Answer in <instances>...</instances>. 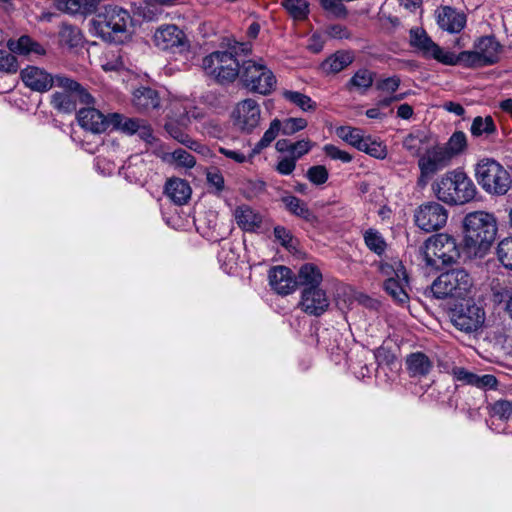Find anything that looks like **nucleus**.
<instances>
[{"mask_svg":"<svg viewBox=\"0 0 512 512\" xmlns=\"http://www.w3.org/2000/svg\"><path fill=\"white\" fill-rule=\"evenodd\" d=\"M365 245L367 248L374 252L377 255H382L387 247V244L382 236V234L376 229H368L364 232L363 235Z\"/></svg>","mask_w":512,"mask_h":512,"instance_id":"obj_37","label":"nucleus"},{"mask_svg":"<svg viewBox=\"0 0 512 512\" xmlns=\"http://www.w3.org/2000/svg\"><path fill=\"white\" fill-rule=\"evenodd\" d=\"M410 44L421 51L425 57L433 58L440 63L446 53V50L436 44L422 28L417 27L410 30Z\"/></svg>","mask_w":512,"mask_h":512,"instance_id":"obj_21","label":"nucleus"},{"mask_svg":"<svg viewBox=\"0 0 512 512\" xmlns=\"http://www.w3.org/2000/svg\"><path fill=\"white\" fill-rule=\"evenodd\" d=\"M110 120L114 128L120 129L127 134H135L143 120L136 118H127L121 114H110Z\"/></svg>","mask_w":512,"mask_h":512,"instance_id":"obj_39","label":"nucleus"},{"mask_svg":"<svg viewBox=\"0 0 512 512\" xmlns=\"http://www.w3.org/2000/svg\"><path fill=\"white\" fill-rule=\"evenodd\" d=\"M154 43L158 48L172 52H182L188 47L184 32L173 24L160 26L154 33Z\"/></svg>","mask_w":512,"mask_h":512,"instance_id":"obj_16","label":"nucleus"},{"mask_svg":"<svg viewBox=\"0 0 512 512\" xmlns=\"http://www.w3.org/2000/svg\"><path fill=\"white\" fill-rule=\"evenodd\" d=\"M489 412L492 418L501 421L512 420V401L500 399L490 404Z\"/></svg>","mask_w":512,"mask_h":512,"instance_id":"obj_43","label":"nucleus"},{"mask_svg":"<svg viewBox=\"0 0 512 512\" xmlns=\"http://www.w3.org/2000/svg\"><path fill=\"white\" fill-rule=\"evenodd\" d=\"M406 368L411 377H424L433 367L430 358L423 352H414L406 357Z\"/></svg>","mask_w":512,"mask_h":512,"instance_id":"obj_26","label":"nucleus"},{"mask_svg":"<svg viewBox=\"0 0 512 512\" xmlns=\"http://www.w3.org/2000/svg\"><path fill=\"white\" fill-rule=\"evenodd\" d=\"M354 60V55L350 51H337L329 56L321 65L323 71L327 74H336L348 67Z\"/></svg>","mask_w":512,"mask_h":512,"instance_id":"obj_29","label":"nucleus"},{"mask_svg":"<svg viewBox=\"0 0 512 512\" xmlns=\"http://www.w3.org/2000/svg\"><path fill=\"white\" fill-rule=\"evenodd\" d=\"M330 306L327 292L321 287H306L301 289L298 308L309 316L319 317Z\"/></svg>","mask_w":512,"mask_h":512,"instance_id":"obj_14","label":"nucleus"},{"mask_svg":"<svg viewBox=\"0 0 512 512\" xmlns=\"http://www.w3.org/2000/svg\"><path fill=\"white\" fill-rule=\"evenodd\" d=\"M441 63L444 65H456L458 63H462L465 67L475 68V67H483L486 64L482 63V59L477 51L473 47V50L462 51L458 55L453 52L446 51L445 55L441 59Z\"/></svg>","mask_w":512,"mask_h":512,"instance_id":"obj_24","label":"nucleus"},{"mask_svg":"<svg viewBox=\"0 0 512 512\" xmlns=\"http://www.w3.org/2000/svg\"><path fill=\"white\" fill-rule=\"evenodd\" d=\"M451 161L450 155L441 145L427 149L418 160L420 175L417 180V185L424 188L430 178L449 166Z\"/></svg>","mask_w":512,"mask_h":512,"instance_id":"obj_12","label":"nucleus"},{"mask_svg":"<svg viewBox=\"0 0 512 512\" xmlns=\"http://www.w3.org/2000/svg\"><path fill=\"white\" fill-rule=\"evenodd\" d=\"M281 121L274 119L271 121L269 128L264 132L262 138L257 142L250 152V158L259 154L264 148L268 147L281 132Z\"/></svg>","mask_w":512,"mask_h":512,"instance_id":"obj_34","label":"nucleus"},{"mask_svg":"<svg viewBox=\"0 0 512 512\" xmlns=\"http://www.w3.org/2000/svg\"><path fill=\"white\" fill-rule=\"evenodd\" d=\"M219 152L224 155L225 157L233 160L236 163H244L246 161H251L253 158H250V154L246 156L244 153L231 150L228 148L221 147L219 148Z\"/></svg>","mask_w":512,"mask_h":512,"instance_id":"obj_59","label":"nucleus"},{"mask_svg":"<svg viewBox=\"0 0 512 512\" xmlns=\"http://www.w3.org/2000/svg\"><path fill=\"white\" fill-rule=\"evenodd\" d=\"M323 151L329 158L333 160H339L343 163H349L352 161V156L348 152L339 149L335 145L326 144L323 147Z\"/></svg>","mask_w":512,"mask_h":512,"instance_id":"obj_53","label":"nucleus"},{"mask_svg":"<svg viewBox=\"0 0 512 512\" xmlns=\"http://www.w3.org/2000/svg\"><path fill=\"white\" fill-rule=\"evenodd\" d=\"M444 109L448 112L454 113L455 115L462 116L465 112L463 106L456 102H446L443 105Z\"/></svg>","mask_w":512,"mask_h":512,"instance_id":"obj_63","label":"nucleus"},{"mask_svg":"<svg viewBox=\"0 0 512 512\" xmlns=\"http://www.w3.org/2000/svg\"><path fill=\"white\" fill-rule=\"evenodd\" d=\"M464 249L469 256L483 257L491 247L497 234L495 217L484 211L467 214L463 221Z\"/></svg>","mask_w":512,"mask_h":512,"instance_id":"obj_1","label":"nucleus"},{"mask_svg":"<svg viewBox=\"0 0 512 512\" xmlns=\"http://www.w3.org/2000/svg\"><path fill=\"white\" fill-rule=\"evenodd\" d=\"M400 83L401 80L398 76H392L377 81L376 89L381 92L393 94L398 90Z\"/></svg>","mask_w":512,"mask_h":512,"instance_id":"obj_54","label":"nucleus"},{"mask_svg":"<svg viewBox=\"0 0 512 512\" xmlns=\"http://www.w3.org/2000/svg\"><path fill=\"white\" fill-rule=\"evenodd\" d=\"M97 0H55L54 6L57 10L68 14L87 15L94 13L97 9Z\"/></svg>","mask_w":512,"mask_h":512,"instance_id":"obj_25","label":"nucleus"},{"mask_svg":"<svg viewBox=\"0 0 512 512\" xmlns=\"http://www.w3.org/2000/svg\"><path fill=\"white\" fill-rule=\"evenodd\" d=\"M202 68L207 76L222 85L232 83L241 71L236 55L227 50L214 51L205 56Z\"/></svg>","mask_w":512,"mask_h":512,"instance_id":"obj_6","label":"nucleus"},{"mask_svg":"<svg viewBox=\"0 0 512 512\" xmlns=\"http://www.w3.org/2000/svg\"><path fill=\"white\" fill-rule=\"evenodd\" d=\"M18 69L19 63L12 52L10 50H0V72L15 74Z\"/></svg>","mask_w":512,"mask_h":512,"instance_id":"obj_48","label":"nucleus"},{"mask_svg":"<svg viewBox=\"0 0 512 512\" xmlns=\"http://www.w3.org/2000/svg\"><path fill=\"white\" fill-rule=\"evenodd\" d=\"M327 33L331 38L334 39H346L350 37V33L347 28L340 24H334L327 28Z\"/></svg>","mask_w":512,"mask_h":512,"instance_id":"obj_61","label":"nucleus"},{"mask_svg":"<svg viewBox=\"0 0 512 512\" xmlns=\"http://www.w3.org/2000/svg\"><path fill=\"white\" fill-rule=\"evenodd\" d=\"M423 257L428 266L438 267L439 264L456 262L460 257L456 240L444 233L431 236L425 241Z\"/></svg>","mask_w":512,"mask_h":512,"instance_id":"obj_10","label":"nucleus"},{"mask_svg":"<svg viewBox=\"0 0 512 512\" xmlns=\"http://www.w3.org/2000/svg\"><path fill=\"white\" fill-rule=\"evenodd\" d=\"M282 6L296 20L305 19L309 13V4L306 0H282Z\"/></svg>","mask_w":512,"mask_h":512,"instance_id":"obj_45","label":"nucleus"},{"mask_svg":"<svg viewBox=\"0 0 512 512\" xmlns=\"http://www.w3.org/2000/svg\"><path fill=\"white\" fill-rule=\"evenodd\" d=\"M474 177L487 194L503 196L512 185L510 172L493 158H482L474 166Z\"/></svg>","mask_w":512,"mask_h":512,"instance_id":"obj_4","label":"nucleus"},{"mask_svg":"<svg viewBox=\"0 0 512 512\" xmlns=\"http://www.w3.org/2000/svg\"><path fill=\"white\" fill-rule=\"evenodd\" d=\"M7 47L12 53L20 55H27L29 53L43 55L45 53L44 48L27 35L21 36L18 40L10 39L7 42Z\"/></svg>","mask_w":512,"mask_h":512,"instance_id":"obj_31","label":"nucleus"},{"mask_svg":"<svg viewBox=\"0 0 512 512\" xmlns=\"http://www.w3.org/2000/svg\"><path fill=\"white\" fill-rule=\"evenodd\" d=\"M274 236L282 246L286 248L293 247V236L287 228L283 226H276L274 228Z\"/></svg>","mask_w":512,"mask_h":512,"instance_id":"obj_55","label":"nucleus"},{"mask_svg":"<svg viewBox=\"0 0 512 512\" xmlns=\"http://www.w3.org/2000/svg\"><path fill=\"white\" fill-rule=\"evenodd\" d=\"M207 181L210 186L215 188L217 193L224 189V178L218 171L208 172Z\"/></svg>","mask_w":512,"mask_h":512,"instance_id":"obj_60","label":"nucleus"},{"mask_svg":"<svg viewBox=\"0 0 512 512\" xmlns=\"http://www.w3.org/2000/svg\"><path fill=\"white\" fill-rule=\"evenodd\" d=\"M133 104L139 111H150L160 106V97L156 90L140 87L133 93Z\"/></svg>","mask_w":512,"mask_h":512,"instance_id":"obj_27","label":"nucleus"},{"mask_svg":"<svg viewBox=\"0 0 512 512\" xmlns=\"http://www.w3.org/2000/svg\"><path fill=\"white\" fill-rule=\"evenodd\" d=\"M441 146L448 152L450 158L453 159L454 156L461 154L466 149V135L462 131H456L451 135L448 142Z\"/></svg>","mask_w":512,"mask_h":512,"instance_id":"obj_42","label":"nucleus"},{"mask_svg":"<svg viewBox=\"0 0 512 512\" xmlns=\"http://www.w3.org/2000/svg\"><path fill=\"white\" fill-rule=\"evenodd\" d=\"M24 85L32 91L45 93L56 85V75L37 66H27L20 72Z\"/></svg>","mask_w":512,"mask_h":512,"instance_id":"obj_17","label":"nucleus"},{"mask_svg":"<svg viewBox=\"0 0 512 512\" xmlns=\"http://www.w3.org/2000/svg\"><path fill=\"white\" fill-rule=\"evenodd\" d=\"M435 197L450 206H461L473 201L478 189L473 180L462 169L447 171L432 184Z\"/></svg>","mask_w":512,"mask_h":512,"instance_id":"obj_2","label":"nucleus"},{"mask_svg":"<svg viewBox=\"0 0 512 512\" xmlns=\"http://www.w3.org/2000/svg\"><path fill=\"white\" fill-rule=\"evenodd\" d=\"M323 280L322 272L313 263H305L298 270L297 285L302 288L320 287Z\"/></svg>","mask_w":512,"mask_h":512,"instance_id":"obj_30","label":"nucleus"},{"mask_svg":"<svg viewBox=\"0 0 512 512\" xmlns=\"http://www.w3.org/2000/svg\"><path fill=\"white\" fill-rule=\"evenodd\" d=\"M438 27L450 34L460 33L466 26V15L451 6H440L434 11Z\"/></svg>","mask_w":512,"mask_h":512,"instance_id":"obj_19","label":"nucleus"},{"mask_svg":"<svg viewBox=\"0 0 512 512\" xmlns=\"http://www.w3.org/2000/svg\"><path fill=\"white\" fill-rule=\"evenodd\" d=\"M448 210L439 202L428 201L415 209V225L425 232H434L442 229L448 220Z\"/></svg>","mask_w":512,"mask_h":512,"instance_id":"obj_13","label":"nucleus"},{"mask_svg":"<svg viewBox=\"0 0 512 512\" xmlns=\"http://www.w3.org/2000/svg\"><path fill=\"white\" fill-rule=\"evenodd\" d=\"M218 260L223 270L227 273H231L237 265L238 254L234 251L230 243H225L218 252Z\"/></svg>","mask_w":512,"mask_h":512,"instance_id":"obj_44","label":"nucleus"},{"mask_svg":"<svg viewBox=\"0 0 512 512\" xmlns=\"http://www.w3.org/2000/svg\"><path fill=\"white\" fill-rule=\"evenodd\" d=\"M284 99L296 105L303 111L316 109V103L308 96L298 91L284 90L282 92Z\"/></svg>","mask_w":512,"mask_h":512,"instance_id":"obj_41","label":"nucleus"},{"mask_svg":"<svg viewBox=\"0 0 512 512\" xmlns=\"http://www.w3.org/2000/svg\"><path fill=\"white\" fill-rule=\"evenodd\" d=\"M59 34L62 41H64L70 47L77 46L81 40L79 29L69 24H63Z\"/></svg>","mask_w":512,"mask_h":512,"instance_id":"obj_49","label":"nucleus"},{"mask_svg":"<svg viewBox=\"0 0 512 512\" xmlns=\"http://www.w3.org/2000/svg\"><path fill=\"white\" fill-rule=\"evenodd\" d=\"M171 158L178 165L185 168H192L196 164V159L193 155L183 149H176L171 153Z\"/></svg>","mask_w":512,"mask_h":512,"instance_id":"obj_52","label":"nucleus"},{"mask_svg":"<svg viewBox=\"0 0 512 512\" xmlns=\"http://www.w3.org/2000/svg\"><path fill=\"white\" fill-rule=\"evenodd\" d=\"M269 285L279 295H289L297 287V279L290 268L286 266H274L269 270Z\"/></svg>","mask_w":512,"mask_h":512,"instance_id":"obj_20","label":"nucleus"},{"mask_svg":"<svg viewBox=\"0 0 512 512\" xmlns=\"http://www.w3.org/2000/svg\"><path fill=\"white\" fill-rule=\"evenodd\" d=\"M497 256L505 268L512 270V237L505 238L499 242Z\"/></svg>","mask_w":512,"mask_h":512,"instance_id":"obj_47","label":"nucleus"},{"mask_svg":"<svg viewBox=\"0 0 512 512\" xmlns=\"http://www.w3.org/2000/svg\"><path fill=\"white\" fill-rule=\"evenodd\" d=\"M471 134L475 137L480 136H489L491 134H494L496 132V125L491 116L486 117H475L471 128H470Z\"/></svg>","mask_w":512,"mask_h":512,"instance_id":"obj_38","label":"nucleus"},{"mask_svg":"<svg viewBox=\"0 0 512 512\" xmlns=\"http://www.w3.org/2000/svg\"><path fill=\"white\" fill-rule=\"evenodd\" d=\"M364 140L365 141H363L359 147V151H362L376 159L382 160L386 158L387 147L383 142L371 137L370 135H366Z\"/></svg>","mask_w":512,"mask_h":512,"instance_id":"obj_36","label":"nucleus"},{"mask_svg":"<svg viewBox=\"0 0 512 512\" xmlns=\"http://www.w3.org/2000/svg\"><path fill=\"white\" fill-rule=\"evenodd\" d=\"M188 122L189 115L186 109H184L182 112H179V114L176 115L175 119H170L165 124V129L173 139L182 145L195 152L202 153L205 149L204 145L192 139L182 128V126L186 125Z\"/></svg>","mask_w":512,"mask_h":512,"instance_id":"obj_18","label":"nucleus"},{"mask_svg":"<svg viewBox=\"0 0 512 512\" xmlns=\"http://www.w3.org/2000/svg\"><path fill=\"white\" fill-rule=\"evenodd\" d=\"M474 48L477 49L482 63L486 66L493 65L498 62L501 51V44L494 36H483L474 42Z\"/></svg>","mask_w":512,"mask_h":512,"instance_id":"obj_23","label":"nucleus"},{"mask_svg":"<svg viewBox=\"0 0 512 512\" xmlns=\"http://www.w3.org/2000/svg\"><path fill=\"white\" fill-rule=\"evenodd\" d=\"M422 139L414 134L407 135L403 140V147L412 155H417L421 150Z\"/></svg>","mask_w":512,"mask_h":512,"instance_id":"obj_57","label":"nucleus"},{"mask_svg":"<svg viewBox=\"0 0 512 512\" xmlns=\"http://www.w3.org/2000/svg\"><path fill=\"white\" fill-rule=\"evenodd\" d=\"M469 372H470V371L466 370V369H465V368H463V367H454V368L452 369V375H453V377H454L457 381L462 382L463 384H465V383H466Z\"/></svg>","mask_w":512,"mask_h":512,"instance_id":"obj_64","label":"nucleus"},{"mask_svg":"<svg viewBox=\"0 0 512 512\" xmlns=\"http://www.w3.org/2000/svg\"><path fill=\"white\" fill-rule=\"evenodd\" d=\"M449 318L456 329L471 334L483 327L486 313L479 302L473 299H464L450 308Z\"/></svg>","mask_w":512,"mask_h":512,"instance_id":"obj_7","label":"nucleus"},{"mask_svg":"<svg viewBox=\"0 0 512 512\" xmlns=\"http://www.w3.org/2000/svg\"><path fill=\"white\" fill-rule=\"evenodd\" d=\"M56 86L63 91L52 94L51 105L59 112L72 113L76 110L77 102L88 104L92 100L85 88L69 77L56 75Z\"/></svg>","mask_w":512,"mask_h":512,"instance_id":"obj_9","label":"nucleus"},{"mask_svg":"<svg viewBox=\"0 0 512 512\" xmlns=\"http://www.w3.org/2000/svg\"><path fill=\"white\" fill-rule=\"evenodd\" d=\"M79 125L92 133H102L112 125L110 115L105 116L95 108L80 109L77 115Z\"/></svg>","mask_w":512,"mask_h":512,"instance_id":"obj_22","label":"nucleus"},{"mask_svg":"<svg viewBox=\"0 0 512 512\" xmlns=\"http://www.w3.org/2000/svg\"><path fill=\"white\" fill-rule=\"evenodd\" d=\"M239 78L247 90L264 96L269 95L277 83L274 73L266 65L253 60L243 62Z\"/></svg>","mask_w":512,"mask_h":512,"instance_id":"obj_8","label":"nucleus"},{"mask_svg":"<svg viewBox=\"0 0 512 512\" xmlns=\"http://www.w3.org/2000/svg\"><path fill=\"white\" fill-rule=\"evenodd\" d=\"M312 148V143L309 140H300L292 143L290 156L298 160L305 154H307Z\"/></svg>","mask_w":512,"mask_h":512,"instance_id":"obj_56","label":"nucleus"},{"mask_svg":"<svg viewBox=\"0 0 512 512\" xmlns=\"http://www.w3.org/2000/svg\"><path fill=\"white\" fill-rule=\"evenodd\" d=\"M296 162L291 156L283 157L276 165V171L281 175H290L296 168Z\"/></svg>","mask_w":512,"mask_h":512,"instance_id":"obj_58","label":"nucleus"},{"mask_svg":"<svg viewBox=\"0 0 512 512\" xmlns=\"http://www.w3.org/2000/svg\"><path fill=\"white\" fill-rule=\"evenodd\" d=\"M232 116L235 126L243 132L250 133L259 125L261 110L255 100L247 98L236 105Z\"/></svg>","mask_w":512,"mask_h":512,"instance_id":"obj_15","label":"nucleus"},{"mask_svg":"<svg viewBox=\"0 0 512 512\" xmlns=\"http://www.w3.org/2000/svg\"><path fill=\"white\" fill-rule=\"evenodd\" d=\"M234 216L239 227L246 231H253L261 224V217L246 205L237 207Z\"/></svg>","mask_w":512,"mask_h":512,"instance_id":"obj_32","label":"nucleus"},{"mask_svg":"<svg viewBox=\"0 0 512 512\" xmlns=\"http://www.w3.org/2000/svg\"><path fill=\"white\" fill-rule=\"evenodd\" d=\"M381 273L386 277L385 291L398 303L403 304L408 300L406 288L408 277L401 262L383 263L380 266Z\"/></svg>","mask_w":512,"mask_h":512,"instance_id":"obj_11","label":"nucleus"},{"mask_svg":"<svg viewBox=\"0 0 512 512\" xmlns=\"http://www.w3.org/2000/svg\"><path fill=\"white\" fill-rule=\"evenodd\" d=\"M165 194L175 204H185L191 196V188L187 181L180 178H172L166 182Z\"/></svg>","mask_w":512,"mask_h":512,"instance_id":"obj_28","label":"nucleus"},{"mask_svg":"<svg viewBox=\"0 0 512 512\" xmlns=\"http://www.w3.org/2000/svg\"><path fill=\"white\" fill-rule=\"evenodd\" d=\"M130 14L127 10L116 6L106 5L91 20L95 34L106 42L122 43L127 37V23Z\"/></svg>","mask_w":512,"mask_h":512,"instance_id":"obj_3","label":"nucleus"},{"mask_svg":"<svg viewBox=\"0 0 512 512\" xmlns=\"http://www.w3.org/2000/svg\"><path fill=\"white\" fill-rule=\"evenodd\" d=\"M473 286L468 272L462 268L441 273L431 284V293L437 299L464 298Z\"/></svg>","mask_w":512,"mask_h":512,"instance_id":"obj_5","label":"nucleus"},{"mask_svg":"<svg viewBox=\"0 0 512 512\" xmlns=\"http://www.w3.org/2000/svg\"><path fill=\"white\" fill-rule=\"evenodd\" d=\"M336 135L357 150H359V147L363 141H365L364 139L366 137L362 129L351 126L338 127L336 129Z\"/></svg>","mask_w":512,"mask_h":512,"instance_id":"obj_35","label":"nucleus"},{"mask_svg":"<svg viewBox=\"0 0 512 512\" xmlns=\"http://www.w3.org/2000/svg\"><path fill=\"white\" fill-rule=\"evenodd\" d=\"M498 381L494 375L484 374L478 375L473 372H469L468 378L465 384L472 385L480 389H493L496 387Z\"/></svg>","mask_w":512,"mask_h":512,"instance_id":"obj_46","label":"nucleus"},{"mask_svg":"<svg viewBox=\"0 0 512 512\" xmlns=\"http://www.w3.org/2000/svg\"><path fill=\"white\" fill-rule=\"evenodd\" d=\"M375 74L368 69H360L351 77L348 87L356 88L362 92H366L374 82Z\"/></svg>","mask_w":512,"mask_h":512,"instance_id":"obj_40","label":"nucleus"},{"mask_svg":"<svg viewBox=\"0 0 512 512\" xmlns=\"http://www.w3.org/2000/svg\"><path fill=\"white\" fill-rule=\"evenodd\" d=\"M328 170L325 166H312L307 171V178L315 185H322L328 180Z\"/></svg>","mask_w":512,"mask_h":512,"instance_id":"obj_51","label":"nucleus"},{"mask_svg":"<svg viewBox=\"0 0 512 512\" xmlns=\"http://www.w3.org/2000/svg\"><path fill=\"white\" fill-rule=\"evenodd\" d=\"M137 134L141 139L150 143L153 140V132L151 127L143 120L137 129Z\"/></svg>","mask_w":512,"mask_h":512,"instance_id":"obj_62","label":"nucleus"},{"mask_svg":"<svg viewBox=\"0 0 512 512\" xmlns=\"http://www.w3.org/2000/svg\"><path fill=\"white\" fill-rule=\"evenodd\" d=\"M307 126L304 118H287L281 122V132L284 135H293Z\"/></svg>","mask_w":512,"mask_h":512,"instance_id":"obj_50","label":"nucleus"},{"mask_svg":"<svg viewBox=\"0 0 512 512\" xmlns=\"http://www.w3.org/2000/svg\"><path fill=\"white\" fill-rule=\"evenodd\" d=\"M282 202L284 203L286 209L295 216L300 217L306 221H312L314 219L312 211L301 199L293 195H288L282 198Z\"/></svg>","mask_w":512,"mask_h":512,"instance_id":"obj_33","label":"nucleus"}]
</instances>
